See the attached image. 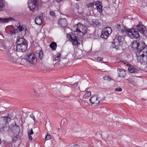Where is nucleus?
<instances>
[{
  "mask_svg": "<svg viewBox=\"0 0 147 147\" xmlns=\"http://www.w3.org/2000/svg\"><path fill=\"white\" fill-rule=\"evenodd\" d=\"M71 39L72 41L78 40L79 38L76 36L74 34H72V36L70 35Z\"/></svg>",
  "mask_w": 147,
  "mask_h": 147,
  "instance_id": "473e14b6",
  "label": "nucleus"
},
{
  "mask_svg": "<svg viewBox=\"0 0 147 147\" xmlns=\"http://www.w3.org/2000/svg\"><path fill=\"white\" fill-rule=\"evenodd\" d=\"M59 129H60L59 128H58V131H59Z\"/></svg>",
  "mask_w": 147,
  "mask_h": 147,
  "instance_id": "603ef678",
  "label": "nucleus"
},
{
  "mask_svg": "<svg viewBox=\"0 0 147 147\" xmlns=\"http://www.w3.org/2000/svg\"><path fill=\"white\" fill-rule=\"evenodd\" d=\"M127 64L128 69L129 71L131 73H133L136 75H137L138 73V72L136 71V69L133 66L130 64H128L127 63Z\"/></svg>",
  "mask_w": 147,
  "mask_h": 147,
  "instance_id": "a211bd4d",
  "label": "nucleus"
},
{
  "mask_svg": "<svg viewBox=\"0 0 147 147\" xmlns=\"http://www.w3.org/2000/svg\"><path fill=\"white\" fill-rule=\"evenodd\" d=\"M27 59L29 63L32 64H35L36 62V58L32 53L28 55Z\"/></svg>",
  "mask_w": 147,
  "mask_h": 147,
  "instance_id": "6e6552de",
  "label": "nucleus"
},
{
  "mask_svg": "<svg viewBox=\"0 0 147 147\" xmlns=\"http://www.w3.org/2000/svg\"><path fill=\"white\" fill-rule=\"evenodd\" d=\"M103 30L105 32L107 33L108 35L110 34L112 32L111 28L110 27H105Z\"/></svg>",
  "mask_w": 147,
  "mask_h": 147,
  "instance_id": "c85d7f7f",
  "label": "nucleus"
},
{
  "mask_svg": "<svg viewBox=\"0 0 147 147\" xmlns=\"http://www.w3.org/2000/svg\"><path fill=\"white\" fill-rule=\"evenodd\" d=\"M89 23L94 26H97L100 25V23L97 20L95 19H90L89 21Z\"/></svg>",
  "mask_w": 147,
  "mask_h": 147,
  "instance_id": "4be33fe9",
  "label": "nucleus"
},
{
  "mask_svg": "<svg viewBox=\"0 0 147 147\" xmlns=\"http://www.w3.org/2000/svg\"><path fill=\"white\" fill-rule=\"evenodd\" d=\"M102 3L100 1H97L95 2V5L97 11L101 14H102Z\"/></svg>",
  "mask_w": 147,
  "mask_h": 147,
  "instance_id": "9b49d317",
  "label": "nucleus"
},
{
  "mask_svg": "<svg viewBox=\"0 0 147 147\" xmlns=\"http://www.w3.org/2000/svg\"><path fill=\"white\" fill-rule=\"evenodd\" d=\"M124 63L125 64V65H127V63L128 64H129V63H128V62H124Z\"/></svg>",
  "mask_w": 147,
  "mask_h": 147,
  "instance_id": "8fccbe9b",
  "label": "nucleus"
},
{
  "mask_svg": "<svg viewBox=\"0 0 147 147\" xmlns=\"http://www.w3.org/2000/svg\"><path fill=\"white\" fill-rule=\"evenodd\" d=\"M38 3V0H29L28 5L30 10L31 11L37 10Z\"/></svg>",
  "mask_w": 147,
  "mask_h": 147,
  "instance_id": "39448f33",
  "label": "nucleus"
},
{
  "mask_svg": "<svg viewBox=\"0 0 147 147\" xmlns=\"http://www.w3.org/2000/svg\"><path fill=\"white\" fill-rule=\"evenodd\" d=\"M131 48L133 49L136 51H141L147 47V45L143 40L142 41H140L139 40H134L131 42Z\"/></svg>",
  "mask_w": 147,
  "mask_h": 147,
  "instance_id": "f03ea898",
  "label": "nucleus"
},
{
  "mask_svg": "<svg viewBox=\"0 0 147 147\" xmlns=\"http://www.w3.org/2000/svg\"><path fill=\"white\" fill-rule=\"evenodd\" d=\"M28 135H32L33 134V131L32 129H28Z\"/></svg>",
  "mask_w": 147,
  "mask_h": 147,
  "instance_id": "4c0bfd02",
  "label": "nucleus"
},
{
  "mask_svg": "<svg viewBox=\"0 0 147 147\" xmlns=\"http://www.w3.org/2000/svg\"><path fill=\"white\" fill-rule=\"evenodd\" d=\"M17 41L16 44L17 45H20L24 43L25 42H26L23 38V35H18L17 37Z\"/></svg>",
  "mask_w": 147,
  "mask_h": 147,
  "instance_id": "f3484780",
  "label": "nucleus"
},
{
  "mask_svg": "<svg viewBox=\"0 0 147 147\" xmlns=\"http://www.w3.org/2000/svg\"><path fill=\"white\" fill-rule=\"evenodd\" d=\"M91 95V92L90 91L86 92L85 94L83 96V98L86 99L87 98L90 97Z\"/></svg>",
  "mask_w": 147,
  "mask_h": 147,
  "instance_id": "2f4dec72",
  "label": "nucleus"
},
{
  "mask_svg": "<svg viewBox=\"0 0 147 147\" xmlns=\"http://www.w3.org/2000/svg\"><path fill=\"white\" fill-rule=\"evenodd\" d=\"M116 31L119 33L124 34L126 33L127 32V29L123 26H121L120 25H118L117 27Z\"/></svg>",
  "mask_w": 147,
  "mask_h": 147,
  "instance_id": "f8f14e48",
  "label": "nucleus"
},
{
  "mask_svg": "<svg viewBox=\"0 0 147 147\" xmlns=\"http://www.w3.org/2000/svg\"><path fill=\"white\" fill-rule=\"evenodd\" d=\"M6 57L7 59L10 61H14V57L12 54L10 52V51H7L6 53Z\"/></svg>",
  "mask_w": 147,
  "mask_h": 147,
  "instance_id": "6ab92c4d",
  "label": "nucleus"
},
{
  "mask_svg": "<svg viewBox=\"0 0 147 147\" xmlns=\"http://www.w3.org/2000/svg\"><path fill=\"white\" fill-rule=\"evenodd\" d=\"M127 32H128V36L131 38H137L140 36L138 32L136 31L134 29H132L127 30Z\"/></svg>",
  "mask_w": 147,
  "mask_h": 147,
  "instance_id": "423d86ee",
  "label": "nucleus"
},
{
  "mask_svg": "<svg viewBox=\"0 0 147 147\" xmlns=\"http://www.w3.org/2000/svg\"><path fill=\"white\" fill-rule=\"evenodd\" d=\"M51 136L50 135H47L45 137V139L46 140H48L51 138Z\"/></svg>",
  "mask_w": 147,
  "mask_h": 147,
  "instance_id": "79ce46f5",
  "label": "nucleus"
},
{
  "mask_svg": "<svg viewBox=\"0 0 147 147\" xmlns=\"http://www.w3.org/2000/svg\"><path fill=\"white\" fill-rule=\"evenodd\" d=\"M14 19L13 18L9 17L8 18H0V22L2 23H8L10 21L14 20Z\"/></svg>",
  "mask_w": 147,
  "mask_h": 147,
  "instance_id": "b1692460",
  "label": "nucleus"
},
{
  "mask_svg": "<svg viewBox=\"0 0 147 147\" xmlns=\"http://www.w3.org/2000/svg\"><path fill=\"white\" fill-rule=\"evenodd\" d=\"M5 2L4 0H0V11L3 10L4 7Z\"/></svg>",
  "mask_w": 147,
  "mask_h": 147,
  "instance_id": "7c9ffc66",
  "label": "nucleus"
},
{
  "mask_svg": "<svg viewBox=\"0 0 147 147\" xmlns=\"http://www.w3.org/2000/svg\"><path fill=\"white\" fill-rule=\"evenodd\" d=\"M78 85V82H76L74 83V84L72 85V86L76 87Z\"/></svg>",
  "mask_w": 147,
  "mask_h": 147,
  "instance_id": "37998d69",
  "label": "nucleus"
},
{
  "mask_svg": "<svg viewBox=\"0 0 147 147\" xmlns=\"http://www.w3.org/2000/svg\"><path fill=\"white\" fill-rule=\"evenodd\" d=\"M8 118V117L6 116L0 117V125H3L5 124Z\"/></svg>",
  "mask_w": 147,
  "mask_h": 147,
  "instance_id": "393cba45",
  "label": "nucleus"
},
{
  "mask_svg": "<svg viewBox=\"0 0 147 147\" xmlns=\"http://www.w3.org/2000/svg\"><path fill=\"white\" fill-rule=\"evenodd\" d=\"M28 137L29 139L30 140H32L33 138H32V137L31 136V135H28Z\"/></svg>",
  "mask_w": 147,
  "mask_h": 147,
  "instance_id": "c03bdc74",
  "label": "nucleus"
},
{
  "mask_svg": "<svg viewBox=\"0 0 147 147\" xmlns=\"http://www.w3.org/2000/svg\"><path fill=\"white\" fill-rule=\"evenodd\" d=\"M123 40V38L121 36H116L113 40L112 47H115L117 50H119Z\"/></svg>",
  "mask_w": 147,
  "mask_h": 147,
  "instance_id": "20e7f679",
  "label": "nucleus"
},
{
  "mask_svg": "<svg viewBox=\"0 0 147 147\" xmlns=\"http://www.w3.org/2000/svg\"><path fill=\"white\" fill-rule=\"evenodd\" d=\"M28 45L27 42H25L24 43L20 45H17L16 50L19 52H24L27 49Z\"/></svg>",
  "mask_w": 147,
  "mask_h": 147,
  "instance_id": "0eeeda50",
  "label": "nucleus"
},
{
  "mask_svg": "<svg viewBox=\"0 0 147 147\" xmlns=\"http://www.w3.org/2000/svg\"><path fill=\"white\" fill-rule=\"evenodd\" d=\"M136 27L138 30L142 34L144 33L145 30L146 29L144 25H142V22H140L136 26Z\"/></svg>",
  "mask_w": 147,
  "mask_h": 147,
  "instance_id": "2eb2a0df",
  "label": "nucleus"
},
{
  "mask_svg": "<svg viewBox=\"0 0 147 147\" xmlns=\"http://www.w3.org/2000/svg\"><path fill=\"white\" fill-rule=\"evenodd\" d=\"M115 91L118 92H121L122 91V89L121 88L118 87L115 89Z\"/></svg>",
  "mask_w": 147,
  "mask_h": 147,
  "instance_id": "ea45409f",
  "label": "nucleus"
},
{
  "mask_svg": "<svg viewBox=\"0 0 147 147\" xmlns=\"http://www.w3.org/2000/svg\"><path fill=\"white\" fill-rule=\"evenodd\" d=\"M30 117H31L32 119L34 121H35V116L34 115L33 113H32L30 115Z\"/></svg>",
  "mask_w": 147,
  "mask_h": 147,
  "instance_id": "58836bf2",
  "label": "nucleus"
},
{
  "mask_svg": "<svg viewBox=\"0 0 147 147\" xmlns=\"http://www.w3.org/2000/svg\"><path fill=\"white\" fill-rule=\"evenodd\" d=\"M96 59L98 61H102V59L100 57H98Z\"/></svg>",
  "mask_w": 147,
  "mask_h": 147,
  "instance_id": "a18cd8bd",
  "label": "nucleus"
},
{
  "mask_svg": "<svg viewBox=\"0 0 147 147\" xmlns=\"http://www.w3.org/2000/svg\"><path fill=\"white\" fill-rule=\"evenodd\" d=\"M71 147H80L79 146L78 144H75L73 146H72Z\"/></svg>",
  "mask_w": 147,
  "mask_h": 147,
  "instance_id": "de8ad7c7",
  "label": "nucleus"
},
{
  "mask_svg": "<svg viewBox=\"0 0 147 147\" xmlns=\"http://www.w3.org/2000/svg\"><path fill=\"white\" fill-rule=\"evenodd\" d=\"M62 0H56L57 2L58 3L60 2Z\"/></svg>",
  "mask_w": 147,
  "mask_h": 147,
  "instance_id": "09e8293b",
  "label": "nucleus"
},
{
  "mask_svg": "<svg viewBox=\"0 0 147 147\" xmlns=\"http://www.w3.org/2000/svg\"><path fill=\"white\" fill-rule=\"evenodd\" d=\"M103 78L104 80L110 81L111 80V78L109 76H105L103 77Z\"/></svg>",
  "mask_w": 147,
  "mask_h": 147,
  "instance_id": "c9c22d12",
  "label": "nucleus"
},
{
  "mask_svg": "<svg viewBox=\"0 0 147 147\" xmlns=\"http://www.w3.org/2000/svg\"><path fill=\"white\" fill-rule=\"evenodd\" d=\"M50 14L51 16H55V13L54 11H50Z\"/></svg>",
  "mask_w": 147,
  "mask_h": 147,
  "instance_id": "a19ab883",
  "label": "nucleus"
},
{
  "mask_svg": "<svg viewBox=\"0 0 147 147\" xmlns=\"http://www.w3.org/2000/svg\"><path fill=\"white\" fill-rule=\"evenodd\" d=\"M3 41H2V43L0 45V48L1 50L5 51L7 53V51L10 50L9 49V47L6 46L4 43H3Z\"/></svg>",
  "mask_w": 147,
  "mask_h": 147,
  "instance_id": "5701e85b",
  "label": "nucleus"
},
{
  "mask_svg": "<svg viewBox=\"0 0 147 147\" xmlns=\"http://www.w3.org/2000/svg\"><path fill=\"white\" fill-rule=\"evenodd\" d=\"M89 100L92 104L97 105L98 104L100 101H102L96 96H94L91 97Z\"/></svg>",
  "mask_w": 147,
  "mask_h": 147,
  "instance_id": "ddd939ff",
  "label": "nucleus"
},
{
  "mask_svg": "<svg viewBox=\"0 0 147 147\" xmlns=\"http://www.w3.org/2000/svg\"><path fill=\"white\" fill-rule=\"evenodd\" d=\"M109 35H108L107 33L102 30L101 32V34L100 36L101 37L105 39L107 38Z\"/></svg>",
  "mask_w": 147,
  "mask_h": 147,
  "instance_id": "c756f323",
  "label": "nucleus"
},
{
  "mask_svg": "<svg viewBox=\"0 0 147 147\" xmlns=\"http://www.w3.org/2000/svg\"><path fill=\"white\" fill-rule=\"evenodd\" d=\"M94 4H95V3H94L93 2L91 3H89L88 4H87L86 5V7H87L88 8H90V7H93Z\"/></svg>",
  "mask_w": 147,
  "mask_h": 147,
  "instance_id": "72a5a7b5",
  "label": "nucleus"
},
{
  "mask_svg": "<svg viewBox=\"0 0 147 147\" xmlns=\"http://www.w3.org/2000/svg\"><path fill=\"white\" fill-rule=\"evenodd\" d=\"M6 32L11 35L13 34H16V31L14 27L12 26H7L5 29Z\"/></svg>",
  "mask_w": 147,
  "mask_h": 147,
  "instance_id": "1a4fd4ad",
  "label": "nucleus"
},
{
  "mask_svg": "<svg viewBox=\"0 0 147 147\" xmlns=\"http://www.w3.org/2000/svg\"><path fill=\"white\" fill-rule=\"evenodd\" d=\"M118 71V77H120L124 78L126 76L125 71L123 69H117Z\"/></svg>",
  "mask_w": 147,
  "mask_h": 147,
  "instance_id": "412c9836",
  "label": "nucleus"
},
{
  "mask_svg": "<svg viewBox=\"0 0 147 147\" xmlns=\"http://www.w3.org/2000/svg\"><path fill=\"white\" fill-rule=\"evenodd\" d=\"M138 61L141 64L147 63V47L141 51L136 52Z\"/></svg>",
  "mask_w": 147,
  "mask_h": 147,
  "instance_id": "f257e3e1",
  "label": "nucleus"
},
{
  "mask_svg": "<svg viewBox=\"0 0 147 147\" xmlns=\"http://www.w3.org/2000/svg\"><path fill=\"white\" fill-rule=\"evenodd\" d=\"M61 56V54L59 53H58L57 55V56L53 59V61H55L58 60Z\"/></svg>",
  "mask_w": 147,
  "mask_h": 147,
  "instance_id": "e433bc0d",
  "label": "nucleus"
},
{
  "mask_svg": "<svg viewBox=\"0 0 147 147\" xmlns=\"http://www.w3.org/2000/svg\"><path fill=\"white\" fill-rule=\"evenodd\" d=\"M58 23L61 26L63 27H65L68 24L67 21L65 18L60 19L59 20Z\"/></svg>",
  "mask_w": 147,
  "mask_h": 147,
  "instance_id": "4468645a",
  "label": "nucleus"
},
{
  "mask_svg": "<svg viewBox=\"0 0 147 147\" xmlns=\"http://www.w3.org/2000/svg\"><path fill=\"white\" fill-rule=\"evenodd\" d=\"M43 15L40 14L37 16L35 18V23L38 25H41L42 23Z\"/></svg>",
  "mask_w": 147,
  "mask_h": 147,
  "instance_id": "9d476101",
  "label": "nucleus"
},
{
  "mask_svg": "<svg viewBox=\"0 0 147 147\" xmlns=\"http://www.w3.org/2000/svg\"><path fill=\"white\" fill-rule=\"evenodd\" d=\"M34 92L35 93V96H36L37 97H38L39 96V94L37 92L34 91Z\"/></svg>",
  "mask_w": 147,
  "mask_h": 147,
  "instance_id": "49530a36",
  "label": "nucleus"
},
{
  "mask_svg": "<svg viewBox=\"0 0 147 147\" xmlns=\"http://www.w3.org/2000/svg\"><path fill=\"white\" fill-rule=\"evenodd\" d=\"M36 57L37 59L41 60L43 57V52L40 51L39 52H37L36 54Z\"/></svg>",
  "mask_w": 147,
  "mask_h": 147,
  "instance_id": "a878e982",
  "label": "nucleus"
},
{
  "mask_svg": "<svg viewBox=\"0 0 147 147\" xmlns=\"http://www.w3.org/2000/svg\"><path fill=\"white\" fill-rule=\"evenodd\" d=\"M17 41L16 44L17 45H20L24 43L25 42H26L23 38V35H18L17 37Z\"/></svg>",
  "mask_w": 147,
  "mask_h": 147,
  "instance_id": "dca6fc26",
  "label": "nucleus"
},
{
  "mask_svg": "<svg viewBox=\"0 0 147 147\" xmlns=\"http://www.w3.org/2000/svg\"><path fill=\"white\" fill-rule=\"evenodd\" d=\"M74 31L82 33L83 35L86 34L87 32V29L86 27L80 24V23H78L77 25H76L74 28Z\"/></svg>",
  "mask_w": 147,
  "mask_h": 147,
  "instance_id": "7ed1b4c3",
  "label": "nucleus"
},
{
  "mask_svg": "<svg viewBox=\"0 0 147 147\" xmlns=\"http://www.w3.org/2000/svg\"><path fill=\"white\" fill-rule=\"evenodd\" d=\"M15 128H16L17 129V132L16 133H14V137H13V138L12 140V142H14L16 140V139L17 138H18V136L19 134L20 133V127H19L17 125H16L15 127Z\"/></svg>",
  "mask_w": 147,
  "mask_h": 147,
  "instance_id": "aec40b11",
  "label": "nucleus"
},
{
  "mask_svg": "<svg viewBox=\"0 0 147 147\" xmlns=\"http://www.w3.org/2000/svg\"><path fill=\"white\" fill-rule=\"evenodd\" d=\"M49 47L53 51H54L56 50L57 47V43L55 42H52L49 45Z\"/></svg>",
  "mask_w": 147,
  "mask_h": 147,
  "instance_id": "cd10ccee",
  "label": "nucleus"
},
{
  "mask_svg": "<svg viewBox=\"0 0 147 147\" xmlns=\"http://www.w3.org/2000/svg\"><path fill=\"white\" fill-rule=\"evenodd\" d=\"M17 28L16 30V32H21L23 31L24 30L25 31L26 30V29H25L22 26H21L20 24H17Z\"/></svg>",
  "mask_w": 147,
  "mask_h": 147,
  "instance_id": "bb28decb",
  "label": "nucleus"
},
{
  "mask_svg": "<svg viewBox=\"0 0 147 147\" xmlns=\"http://www.w3.org/2000/svg\"><path fill=\"white\" fill-rule=\"evenodd\" d=\"M1 139L0 138V144H1Z\"/></svg>",
  "mask_w": 147,
  "mask_h": 147,
  "instance_id": "3c124183",
  "label": "nucleus"
},
{
  "mask_svg": "<svg viewBox=\"0 0 147 147\" xmlns=\"http://www.w3.org/2000/svg\"><path fill=\"white\" fill-rule=\"evenodd\" d=\"M73 42V45H78V44H80V42H79V40H78L72 41Z\"/></svg>",
  "mask_w": 147,
  "mask_h": 147,
  "instance_id": "f704fd0d",
  "label": "nucleus"
}]
</instances>
